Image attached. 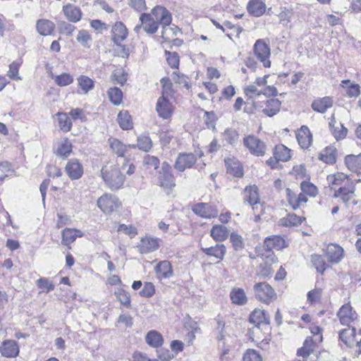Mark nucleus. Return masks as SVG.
Listing matches in <instances>:
<instances>
[{
    "label": "nucleus",
    "instance_id": "1",
    "mask_svg": "<svg viewBox=\"0 0 361 361\" xmlns=\"http://www.w3.org/2000/svg\"><path fill=\"white\" fill-rule=\"evenodd\" d=\"M126 171V173L131 176L135 171V165L129 160L124 159L121 166L118 161L116 164H109L104 165L101 169L102 177L106 185L111 190H117L121 188L125 183V175L121 172Z\"/></svg>",
    "mask_w": 361,
    "mask_h": 361
},
{
    "label": "nucleus",
    "instance_id": "2",
    "mask_svg": "<svg viewBox=\"0 0 361 361\" xmlns=\"http://www.w3.org/2000/svg\"><path fill=\"white\" fill-rule=\"evenodd\" d=\"M169 81V80L167 78H162L161 80L164 91L162 92V96L159 98L156 105V110L158 115L164 119L170 118L173 113L172 106L169 100V91L170 90V84Z\"/></svg>",
    "mask_w": 361,
    "mask_h": 361
},
{
    "label": "nucleus",
    "instance_id": "3",
    "mask_svg": "<svg viewBox=\"0 0 361 361\" xmlns=\"http://www.w3.org/2000/svg\"><path fill=\"white\" fill-rule=\"evenodd\" d=\"M253 290L257 299L264 303L269 304L276 298V294L272 287L266 282L257 283Z\"/></svg>",
    "mask_w": 361,
    "mask_h": 361
},
{
    "label": "nucleus",
    "instance_id": "4",
    "mask_svg": "<svg viewBox=\"0 0 361 361\" xmlns=\"http://www.w3.org/2000/svg\"><path fill=\"white\" fill-rule=\"evenodd\" d=\"M243 144L249 152L257 157L263 156L267 149L265 143L255 135H248L243 138Z\"/></svg>",
    "mask_w": 361,
    "mask_h": 361
},
{
    "label": "nucleus",
    "instance_id": "5",
    "mask_svg": "<svg viewBox=\"0 0 361 361\" xmlns=\"http://www.w3.org/2000/svg\"><path fill=\"white\" fill-rule=\"evenodd\" d=\"M98 207L105 214H111L116 210L120 202L118 197L112 194L105 193L97 200Z\"/></svg>",
    "mask_w": 361,
    "mask_h": 361
},
{
    "label": "nucleus",
    "instance_id": "6",
    "mask_svg": "<svg viewBox=\"0 0 361 361\" xmlns=\"http://www.w3.org/2000/svg\"><path fill=\"white\" fill-rule=\"evenodd\" d=\"M197 156L202 157L203 152H200L197 155L193 153H180L175 161L174 168L180 172L192 168L197 161Z\"/></svg>",
    "mask_w": 361,
    "mask_h": 361
},
{
    "label": "nucleus",
    "instance_id": "7",
    "mask_svg": "<svg viewBox=\"0 0 361 361\" xmlns=\"http://www.w3.org/2000/svg\"><path fill=\"white\" fill-rule=\"evenodd\" d=\"M158 180L160 185L166 189H172L176 185L171 166L166 161L161 164V170L158 175Z\"/></svg>",
    "mask_w": 361,
    "mask_h": 361
},
{
    "label": "nucleus",
    "instance_id": "8",
    "mask_svg": "<svg viewBox=\"0 0 361 361\" xmlns=\"http://www.w3.org/2000/svg\"><path fill=\"white\" fill-rule=\"evenodd\" d=\"M327 181L331 190H334V192L336 190L345 188L353 183L347 175L341 172L329 175Z\"/></svg>",
    "mask_w": 361,
    "mask_h": 361
},
{
    "label": "nucleus",
    "instance_id": "9",
    "mask_svg": "<svg viewBox=\"0 0 361 361\" xmlns=\"http://www.w3.org/2000/svg\"><path fill=\"white\" fill-rule=\"evenodd\" d=\"M140 25L135 27L134 30L138 33L141 28L149 34L155 33L159 27V25L154 21V18L150 13H142L140 16Z\"/></svg>",
    "mask_w": 361,
    "mask_h": 361
},
{
    "label": "nucleus",
    "instance_id": "10",
    "mask_svg": "<svg viewBox=\"0 0 361 361\" xmlns=\"http://www.w3.org/2000/svg\"><path fill=\"white\" fill-rule=\"evenodd\" d=\"M334 197L340 198L347 207L355 205L357 202L355 199V184L353 183L345 188L336 190Z\"/></svg>",
    "mask_w": 361,
    "mask_h": 361
},
{
    "label": "nucleus",
    "instance_id": "11",
    "mask_svg": "<svg viewBox=\"0 0 361 361\" xmlns=\"http://www.w3.org/2000/svg\"><path fill=\"white\" fill-rule=\"evenodd\" d=\"M337 317L342 325L350 326V324L357 319V314L349 303L341 306L337 312Z\"/></svg>",
    "mask_w": 361,
    "mask_h": 361
},
{
    "label": "nucleus",
    "instance_id": "12",
    "mask_svg": "<svg viewBox=\"0 0 361 361\" xmlns=\"http://www.w3.org/2000/svg\"><path fill=\"white\" fill-rule=\"evenodd\" d=\"M254 51L264 67H270L271 61L269 60L270 49L266 43L261 39H258L254 45Z\"/></svg>",
    "mask_w": 361,
    "mask_h": 361
},
{
    "label": "nucleus",
    "instance_id": "13",
    "mask_svg": "<svg viewBox=\"0 0 361 361\" xmlns=\"http://www.w3.org/2000/svg\"><path fill=\"white\" fill-rule=\"evenodd\" d=\"M150 14L158 25H170L171 23V14L165 7L157 6L152 10Z\"/></svg>",
    "mask_w": 361,
    "mask_h": 361
},
{
    "label": "nucleus",
    "instance_id": "14",
    "mask_svg": "<svg viewBox=\"0 0 361 361\" xmlns=\"http://www.w3.org/2000/svg\"><path fill=\"white\" fill-rule=\"evenodd\" d=\"M328 261L331 264L339 263L344 257L343 247L337 244H329L324 250Z\"/></svg>",
    "mask_w": 361,
    "mask_h": 361
},
{
    "label": "nucleus",
    "instance_id": "15",
    "mask_svg": "<svg viewBox=\"0 0 361 361\" xmlns=\"http://www.w3.org/2000/svg\"><path fill=\"white\" fill-rule=\"evenodd\" d=\"M192 209L195 214L205 219L214 218L218 215L216 208L208 203L196 204Z\"/></svg>",
    "mask_w": 361,
    "mask_h": 361
},
{
    "label": "nucleus",
    "instance_id": "16",
    "mask_svg": "<svg viewBox=\"0 0 361 361\" xmlns=\"http://www.w3.org/2000/svg\"><path fill=\"white\" fill-rule=\"evenodd\" d=\"M66 172L71 180H78L83 174V166L78 159H72L66 166Z\"/></svg>",
    "mask_w": 361,
    "mask_h": 361
},
{
    "label": "nucleus",
    "instance_id": "17",
    "mask_svg": "<svg viewBox=\"0 0 361 361\" xmlns=\"http://www.w3.org/2000/svg\"><path fill=\"white\" fill-rule=\"evenodd\" d=\"M286 193L288 202L293 210L298 209L302 203H306L308 200L302 192L297 194L290 188L286 190Z\"/></svg>",
    "mask_w": 361,
    "mask_h": 361
},
{
    "label": "nucleus",
    "instance_id": "18",
    "mask_svg": "<svg viewBox=\"0 0 361 361\" xmlns=\"http://www.w3.org/2000/svg\"><path fill=\"white\" fill-rule=\"evenodd\" d=\"M0 353L5 357H16L19 353V347L14 340H6L0 345Z\"/></svg>",
    "mask_w": 361,
    "mask_h": 361
},
{
    "label": "nucleus",
    "instance_id": "19",
    "mask_svg": "<svg viewBox=\"0 0 361 361\" xmlns=\"http://www.w3.org/2000/svg\"><path fill=\"white\" fill-rule=\"evenodd\" d=\"M264 245L269 251L273 249L281 250L287 247L286 240L281 235H271L267 237L264 240Z\"/></svg>",
    "mask_w": 361,
    "mask_h": 361
},
{
    "label": "nucleus",
    "instance_id": "20",
    "mask_svg": "<svg viewBox=\"0 0 361 361\" xmlns=\"http://www.w3.org/2000/svg\"><path fill=\"white\" fill-rule=\"evenodd\" d=\"M128 30L121 22H117L112 27L113 40L116 44H120L127 37Z\"/></svg>",
    "mask_w": 361,
    "mask_h": 361
},
{
    "label": "nucleus",
    "instance_id": "21",
    "mask_svg": "<svg viewBox=\"0 0 361 361\" xmlns=\"http://www.w3.org/2000/svg\"><path fill=\"white\" fill-rule=\"evenodd\" d=\"M63 11L70 22L77 23L81 19L82 12L80 9L73 4H68L63 6Z\"/></svg>",
    "mask_w": 361,
    "mask_h": 361
},
{
    "label": "nucleus",
    "instance_id": "22",
    "mask_svg": "<svg viewBox=\"0 0 361 361\" xmlns=\"http://www.w3.org/2000/svg\"><path fill=\"white\" fill-rule=\"evenodd\" d=\"M156 274L158 279H168L173 275V269L169 261L160 262L155 267Z\"/></svg>",
    "mask_w": 361,
    "mask_h": 361
},
{
    "label": "nucleus",
    "instance_id": "23",
    "mask_svg": "<svg viewBox=\"0 0 361 361\" xmlns=\"http://www.w3.org/2000/svg\"><path fill=\"white\" fill-rule=\"evenodd\" d=\"M298 144L302 148H307L312 142V135L307 126H302L296 134Z\"/></svg>",
    "mask_w": 361,
    "mask_h": 361
},
{
    "label": "nucleus",
    "instance_id": "24",
    "mask_svg": "<svg viewBox=\"0 0 361 361\" xmlns=\"http://www.w3.org/2000/svg\"><path fill=\"white\" fill-rule=\"evenodd\" d=\"M55 24L47 19H40L37 21L36 27L39 35L43 36L51 35L55 30Z\"/></svg>",
    "mask_w": 361,
    "mask_h": 361
},
{
    "label": "nucleus",
    "instance_id": "25",
    "mask_svg": "<svg viewBox=\"0 0 361 361\" xmlns=\"http://www.w3.org/2000/svg\"><path fill=\"white\" fill-rule=\"evenodd\" d=\"M110 147L114 153L118 155V157H123L126 152L128 151L131 147H135L134 145H126L121 141L116 138L109 139Z\"/></svg>",
    "mask_w": 361,
    "mask_h": 361
},
{
    "label": "nucleus",
    "instance_id": "26",
    "mask_svg": "<svg viewBox=\"0 0 361 361\" xmlns=\"http://www.w3.org/2000/svg\"><path fill=\"white\" fill-rule=\"evenodd\" d=\"M159 244L156 239L144 238L141 240L138 246L139 251L142 254H147L157 250Z\"/></svg>",
    "mask_w": 361,
    "mask_h": 361
},
{
    "label": "nucleus",
    "instance_id": "27",
    "mask_svg": "<svg viewBox=\"0 0 361 361\" xmlns=\"http://www.w3.org/2000/svg\"><path fill=\"white\" fill-rule=\"evenodd\" d=\"M333 105V100L329 97L317 99L312 103V108L314 111L324 113L326 110L331 108Z\"/></svg>",
    "mask_w": 361,
    "mask_h": 361
},
{
    "label": "nucleus",
    "instance_id": "28",
    "mask_svg": "<svg viewBox=\"0 0 361 361\" xmlns=\"http://www.w3.org/2000/svg\"><path fill=\"white\" fill-rule=\"evenodd\" d=\"M345 163L349 170L361 173V154L358 155L350 154L346 156Z\"/></svg>",
    "mask_w": 361,
    "mask_h": 361
},
{
    "label": "nucleus",
    "instance_id": "29",
    "mask_svg": "<svg viewBox=\"0 0 361 361\" xmlns=\"http://www.w3.org/2000/svg\"><path fill=\"white\" fill-rule=\"evenodd\" d=\"M244 202L250 204H255L259 202L258 188L255 185L247 186L244 190Z\"/></svg>",
    "mask_w": 361,
    "mask_h": 361
},
{
    "label": "nucleus",
    "instance_id": "30",
    "mask_svg": "<svg viewBox=\"0 0 361 361\" xmlns=\"http://www.w3.org/2000/svg\"><path fill=\"white\" fill-rule=\"evenodd\" d=\"M247 11L254 16H261L265 12L266 6L261 0H250L247 6Z\"/></svg>",
    "mask_w": 361,
    "mask_h": 361
},
{
    "label": "nucleus",
    "instance_id": "31",
    "mask_svg": "<svg viewBox=\"0 0 361 361\" xmlns=\"http://www.w3.org/2000/svg\"><path fill=\"white\" fill-rule=\"evenodd\" d=\"M281 101L278 99H267L262 111L269 117L276 115L281 109Z\"/></svg>",
    "mask_w": 361,
    "mask_h": 361
},
{
    "label": "nucleus",
    "instance_id": "32",
    "mask_svg": "<svg viewBox=\"0 0 361 361\" xmlns=\"http://www.w3.org/2000/svg\"><path fill=\"white\" fill-rule=\"evenodd\" d=\"M145 341L149 346L157 348L163 344L164 338L160 333L152 330L147 334Z\"/></svg>",
    "mask_w": 361,
    "mask_h": 361
},
{
    "label": "nucleus",
    "instance_id": "33",
    "mask_svg": "<svg viewBox=\"0 0 361 361\" xmlns=\"http://www.w3.org/2000/svg\"><path fill=\"white\" fill-rule=\"evenodd\" d=\"M244 92L248 99L252 100V104L255 109L262 107L257 101L262 97V91H259L255 85H249L245 88Z\"/></svg>",
    "mask_w": 361,
    "mask_h": 361
},
{
    "label": "nucleus",
    "instance_id": "34",
    "mask_svg": "<svg viewBox=\"0 0 361 361\" xmlns=\"http://www.w3.org/2000/svg\"><path fill=\"white\" fill-rule=\"evenodd\" d=\"M82 235L79 230L66 228L62 231V243L68 245L74 242L77 237H82Z\"/></svg>",
    "mask_w": 361,
    "mask_h": 361
},
{
    "label": "nucleus",
    "instance_id": "35",
    "mask_svg": "<svg viewBox=\"0 0 361 361\" xmlns=\"http://www.w3.org/2000/svg\"><path fill=\"white\" fill-rule=\"evenodd\" d=\"M202 250L207 255L213 256L219 259H223L226 254V247L222 244H216L210 247H202Z\"/></svg>",
    "mask_w": 361,
    "mask_h": 361
},
{
    "label": "nucleus",
    "instance_id": "36",
    "mask_svg": "<svg viewBox=\"0 0 361 361\" xmlns=\"http://www.w3.org/2000/svg\"><path fill=\"white\" fill-rule=\"evenodd\" d=\"M250 322L255 324L259 325L260 324H269V317L264 310L255 309L250 316Z\"/></svg>",
    "mask_w": 361,
    "mask_h": 361
},
{
    "label": "nucleus",
    "instance_id": "37",
    "mask_svg": "<svg viewBox=\"0 0 361 361\" xmlns=\"http://www.w3.org/2000/svg\"><path fill=\"white\" fill-rule=\"evenodd\" d=\"M303 219H304L295 214H288L286 216L280 219L278 224L286 227L297 226L301 224Z\"/></svg>",
    "mask_w": 361,
    "mask_h": 361
},
{
    "label": "nucleus",
    "instance_id": "38",
    "mask_svg": "<svg viewBox=\"0 0 361 361\" xmlns=\"http://www.w3.org/2000/svg\"><path fill=\"white\" fill-rule=\"evenodd\" d=\"M211 236L216 241H224L228 236V230L225 226L214 225L211 229Z\"/></svg>",
    "mask_w": 361,
    "mask_h": 361
},
{
    "label": "nucleus",
    "instance_id": "39",
    "mask_svg": "<svg viewBox=\"0 0 361 361\" xmlns=\"http://www.w3.org/2000/svg\"><path fill=\"white\" fill-rule=\"evenodd\" d=\"M339 337L347 346H353L355 342V329L349 327L342 330L339 334Z\"/></svg>",
    "mask_w": 361,
    "mask_h": 361
},
{
    "label": "nucleus",
    "instance_id": "40",
    "mask_svg": "<svg viewBox=\"0 0 361 361\" xmlns=\"http://www.w3.org/2000/svg\"><path fill=\"white\" fill-rule=\"evenodd\" d=\"M311 262L317 272L322 274L329 267V264L326 262L324 257L320 255H312Z\"/></svg>",
    "mask_w": 361,
    "mask_h": 361
},
{
    "label": "nucleus",
    "instance_id": "41",
    "mask_svg": "<svg viewBox=\"0 0 361 361\" xmlns=\"http://www.w3.org/2000/svg\"><path fill=\"white\" fill-rule=\"evenodd\" d=\"M290 150L283 145H276L274 156L276 161H287L290 158Z\"/></svg>",
    "mask_w": 361,
    "mask_h": 361
},
{
    "label": "nucleus",
    "instance_id": "42",
    "mask_svg": "<svg viewBox=\"0 0 361 361\" xmlns=\"http://www.w3.org/2000/svg\"><path fill=\"white\" fill-rule=\"evenodd\" d=\"M78 86L80 87V90H78V94H87L90 90L93 89L94 87V82L90 78L85 75H81L78 78Z\"/></svg>",
    "mask_w": 361,
    "mask_h": 361
},
{
    "label": "nucleus",
    "instance_id": "43",
    "mask_svg": "<svg viewBox=\"0 0 361 361\" xmlns=\"http://www.w3.org/2000/svg\"><path fill=\"white\" fill-rule=\"evenodd\" d=\"M349 80L341 81V86L346 88V94L349 97H357L360 94V87L358 84H350Z\"/></svg>",
    "mask_w": 361,
    "mask_h": 361
},
{
    "label": "nucleus",
    "instance_id": "44",
    "mask_svg": "<svg viewBox=\"0 0 361 361\" xmlns=\"http://www.w3.org/2000/svg\"><path fill=\"white\" fill-rule=\"evenodd\" d=\"M117 119L123 130H129L133 128L131 116L127 111H121L118 114Z\"/></svg>",
    "mask_w": 361,
    "mask_h": 361
},
{
    "label": "nucleus",
    "instance_id": "45",
    "mask_svg": "<svg viewBox=\"0 0 361 361\" xmlns=\"http://www.w3.org/2000/svg\"><path fill=\"white\" fill-rule=\"evenodd\" d=\"M230 296L232 302L235 304L244 305L247 302L245 293L242 288H233Z\"/></svg>",
    "mask_w": 361,
    "mask_h": 361
},
{
    "label": "nucleus",
    "instance_id": "46",
    "mask_svg": "<svg viewBox=\"0 0 361 361\" xmlns=\"http://www.w3.org/2000/svg\"><path fill=\"white\" fill-rule=\"evenodd\" d=\"M56 116L58 117L59 126L61 130L63 132H68L71 130L73 123L71 119L68 117L66 113H57Z\"/></svg>",
    "mask_w": 361,
    "mask_h": 361
},
{
    "label": "nucleus",
    "instance_id": "47",
    "mask_svg": "<svg viewBox=\"0 0 361 361\" xmlns=\"http://www.w3.org/2000/svg\"><path fill=\"white\" fill-rule=\"evenodd\" d=\"M77 42L85 48H90L92 39L87 31L85 30H80L76 37Z\"/></svg>",
    "mask_w": 361,
    "mask_h": 361
},
{
    "label": "nucleus",
    "instance_id": "48",
    "mask_svg": "<svg viewBox=\"0 0 361 361\" xmlns=\"http://www.w3.org/2000/svg\"><path fill=\"white\" fill-rule=\"evenodd\" d=\"M108 95L110 101L114 105H118L121 103L123 99L122 91L118 87H111L108 91Z\"/></svg>",
    "mask_w": 361,
    "mask_h": 361
},
{
    "label": "nucleus",
    "instance_id": "49",
    "mask_svg": "<svg viewBox=\"0 0 361 361\" xmlns=\"http://www.w3.org/2000/svg\"><path fill=\"white\" fill-rule=\"evenodd\" d=\"M225 162L228 172L236 177H240L243 176V169L238 163H235L231 159L226 160Z\"/></svg>",
    "mask_w": 361,
    "mask_h": 361
},
{
    "label": "nucleus",
    "instance_id": "50",
    "mask_svg": "<svg viewBox=\"0 0 361 361\" xmlns=\"http://www.w3.org/2000/svg\"><path fill=\"white\" fill-rule=\"evenodd\" d=\"M72 152V144L68 140H63L58 147L57 153L61 157L66 158Z\"/></svg>",
    "mask_w": 361,
    "mask_h": 361
},
{
    "label": "nucleus",
    "instance_id": "51",
    "mask_svg": "<svg viewBox=\"0 0 361 361\" xmlns=\"http://www.w3.org/2000/svg\"><path fill=\"white\" fill-rule=\"evenodd\" d=\"M331 131L337 140L345 138L348 133V129L341 123H338L336 127L331 128Z\"/></svg>",
    "mask_w": 361,
    "mask_h": 361
},
{
    "label": "nucleus",
    "instance_id": "52",
    "mask_svg": "<svg viewBox=\"0 0 361 361\" xmlns=\"http://www.w3.org/2000/svg\"><path fill=\"white\" fill-rule=\"evenodd\" d=\"M320 159L326 164H334L336 161L335 149L326 148L319 157Z\"/></svg>",
    "mask_w": 361,
    "mask_h": 361
},
{
    "label": "nucleus",
    "instance_id": "53",
    "mask_svg": "<svg viewBox=\"0 0 361 361\" xmlns=\"http://www.w3.org/2000/svg\"><path fill=\"white\" fill-rule=\"evenodd\" d=\"M312 351V341L311 339L306 338L303 346L298 350V355L307 357L311 354Z\"/></svg>",
    "mask_w": 361,
    "mask_h": 361
},
{
    "label": "nucleus",
    "instance_id": "54",
    "mask_svg": "<svg viewBox=\"0 0 361 361\" xmlns=\"http://www.w3.org/2000/svg\"><path fill=\"white\" fill-rule=\"evenodd\" d=\"M54 82L59 86H66L73 82V78L68 73H63L54 78Z\"/></svg>",
    "mask_w": 361,
    "mask_h": 361
},
{
    "label": "nucleus",
    "instance_id": "55",
    "mask_svg": "<svg viewBox=\"0 0 361 361\" xmlns=\"http://www.w3.org/2000/svg\"><path fill=\"white\" fill-rule=\"evenodd\" d=\"M302 192L310 196L315 197L317 194V188L312 183L307 181L302 182L300 185Z\"/></svg>",
    "mask_w": 361,
    "mask_h": 361
},
{
    "label": "nucleus",
    "instance_id": "56",
    "mask_svg": "<svg viewBox=\"0 0 361 361\" xmlns=\"http://www.w3.org/2000/svg\"><path fill=\"white\" fill-rule=\"evenodd\" d=\"M58 30L61 34L66 35H71L73 31L75 30V27L66 21H62L58 25Z\"/></svg>",
    "mask_w": 361,
    "mask_h": 361
},
{
    "label": "nucleus",
    "instance_id": "57",
    "mask_svg": "<svg viewBox=\"0 0 361 361\" xmlns=\"http://www.w3.org/2000/svg\"><path fill=\"white\" fill-rule=\"evenodd\" d=\"M178 27L173 25V27L170 25H163L161 31V37L167 40H170L172 37L176 35V31Z\"/></svg>",
    "mask_w": 361,
    "mask_h": 361
},
{
    "label": "nucleus",
    "instance_id": "58",
    "mask_svg": "<svg viewBox=\"0 0 361 361\" xmlns=\"http://www.w3.org/2000/svg\"><path fill=\"white\" fill-rule=\"evenodd\" d=\"M137 147L139 149L147 152L152 147V140L146 135H141L137 138Z\"/></svg>",
    "mask_w": 361,
    "mask_h": 361
},
{
    "label": "nucleus",
    "instance_id": "59",
    "mask_svg": "<svg viewBox=\"0 0 361 361\" xmlns=\"http://www.w3.org/2000/svg\"><path fill=\"white\" fill-rule=\"evenodd\" d=\"M224 136L226 141L232 145L237 142L239 137L238 132L233 129L226 130Z\"/></svg>",
    "mask_w": 361,
    "mask_h": 361
},
{
    "label": "nucleus",
    "instance_id": "60",
    "mask_svg": "<svg viewBox=\"0 0 361 361\" xmlns=\"http://www.w3.org/2000/svg\"><path fill=\"white\" fill-rule=\"evenodd\" d=\"M20 66V63L17 61L12 62L9 66V70L7 75L13 80H21V78L18 75V71Z\"/></svg>",
    "mask_w": 361,
    "mask_h": 361
},
{
    "label": "nucleus",
    "instance_id": "61",
    "mask_svg": "<svg viewBox=\"0 0 361 361\" xmlns=\"http://www.w3.org/2000/svg\"><path fill=\"white\" fill-rule=\"evenodd\" d=\"M37 286L41 288L46 290L47 292L53 290L55 288L54 284L47 278H40L36 281Z\"/></svg>",
    "mask_w": 361,
    "mask_h": 361
},
{
    "label": "nucleus",
    "instance_id": "62",
    "mask_svg": "<svg viewBox=\"0 0 361 361\" xmlns=\"http://www.w3.org/2000/svg\"><path fill=\"white\" fill-rule=\"evenodd\" d=\"M230 240L232 243L233 247L235 250H240L243 248V240L240 235L235 233H231Z\"/></svg>",
    "mask_w": 361,
    "mask_h": 361
},
{
    "label": "nucleus",
    "instance_id": "63",
    "mask_svg": "<svg viewBox=\"0 0 361 361\" xmlns=\"http://www.w3.org/2000/svg\"><path fill=\"white\" fill-rule=\"evenodd\" d=\"M117 299L121 302V304L126 306H130V298L128 292L123 289H118L116 293Z\"/></svg>",
    "mask_w": 361,
    "mask_h": 361
},
{
    "label": "nucleus",
    "instance_id": "64",
    "mask_svg": "<svg viewBox=\"0 0 361 361\" xmlns=\"http://www.w3.org/2000/svg\"><path fill=\"white\" fill-rule=\"evenodd\" d=\"M243 361H262L259 353L255 350L249 349L244 354Z\"/></svg>",
    "mask_w": 361,
    "mask_h": 361
}]
</instances>
